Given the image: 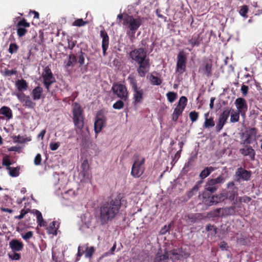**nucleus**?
Wrapping results in <instances>:
<instances>
[{"instance_id":"60","label":"nucleus","mask_w":262,"mask_h":262,"mask_svg":"<svg viewBox=\"0 0 262 262\" xmlns=\"http://www.w3.org/2000/svg\"><path fill=\"white\" fill-rule=\"evenodd\" d=\"M16 73V71L15 70H7L5 71V74L6 76H11L12 75H15Z\"/></svg>"},{"instance_id":"17","label":"nucleus","mask_w":262,"mask_h":262,"mask_svg":"<svg viewBox=\"0 0 262 262\" xmlns=\"http://www.w3.org/2000/svg\"><path fill=\"white\" fill-rule=\"evenodd\" d=\"M139 64L137 71L138 75L141 77H144L150 69V63L149 59L143 62L138 63Z\"/></svg>"},{"instance_id":"38","label":"nucleus","mask_w":262,"mask_h":262,"mask_svg":"<svg viewBox=\"0 0 262 262\" xmlns=\"http://www.w3.org/2000/svg\"><path fill=\"white\" fill-rule=\"evenodd\" d=\"M149 79L151 84L153 85H158L162 83V80L160 78L154 75H151Z\"/></svg>"},{"instance_id":"19","label":"nucleus","mask_w":262,"mask_h":262,"mask_svg":"<svg viewBox=\"0 0 262 262\" xmlns=\"http://www.w3.org/2000/svg\"><path fill=\"white\" fill-rule=\"evenodd\" d=\"M100 36L102 38V48L103 56L106 55V51L108 49L109 45V37L107 33L104 30L100 31Z\"/></svg>"},{"instance_id":"30","label":"nucleus","mask_w":262,"mask_h":262,"mask_svg":"<svg viewBox=\"0 0 262 262\" xmlns=\"http://www.w3.org/2000/svg\"><path fill=\"white\" fill-rule=\"evenodd\" d=\"M256 132L255 128H251L247 132L246 136L248 137L244 141V143L250 144L251 143L250 138L251 137H255Z\"/></svg>"},{"instance_id":"33","label":"nucleus","mask_w":262,"mask_h":262,"mask_svg":"<svg viewBox=\"0 0 262 262\" xmlns=\"http://www.w3.org/2000/svg\"><path fill=\"white\" fill-rule=\"evenodd\" d=\"M216 201L215 195L210 197L209 196L208 198H206L205 196H203V202L209 206L218 203L217 202H216Z\"/></svg>"},{"instance_id":"2","label":"nucleus","mask_w":262,"mask_h":262,"mask_svg":"<svg viewBox=\"0 0 262 262\" xmlns=\"http://www.w3.org/2000/svg\"><path fill=\"white\" fill-rule=\"evenodd\" d=\"M142 23V18L140 16L126 15L123 18V25L130 33L134 35Z\"/></svg>"},{"instance_id":"34","label":"nucleus","mask_w":262,"mask_h":262,"mask_svg":"<svg viewBox=\"0 0 262 262\" xmlns=\"http://www.w3.org/2000/svg\"><path fill=\"white\" fill-rule=\"evenodd\" d=\"M59 227V224L56 222L53 221L51 223V224L50 225L49 230V232L51 234H53L54 235L57 234V230Z\"/></svg>"},{"instance_id":"8","label":"nucleus","mask_w":262,"mask_h":262,"mask_svg":"<svg viewBox=\"0 0 262 262\" xmlns=\"http://www.w3.org/2000/svg\"><path fill=\"white\" fill-rule=\"evenodd\" d=\"M236 205H237V207H241L240 205L235 204L234 202L233 206L216 209L212 211V214L214 216H223L233 214L236 208Z\"/></svg>"},{"instance_id":"21","label":"nucleus","mask_w":262,"mask_h":262,"mask_svg":"<svg viewBox=\"0 0 262 262\" xmlns=\"http://www.w3.org/2000/svg\"><path fill=\"white\" fill-rule=\"evenodd\" d=\"M9 246L13 251H20L23 249L24 245L17 239H12L9 242Z\"/></svg>"},{"instance_id":"59","label":"nucleus","mask_w":262,"mask_h":262,"mask_svg":"<svg viewBox=\"0 0 262 262\" xmlns=\"http://www.w3.org/2000/svg\"><path fill=\"white\" fill-rule=\"evenodd\" d=\"M181 151V150H180L179 151H178L176 153V154L174 155V159L172 160V162H173L174 163H175L177 161V160L179 159V158L180 157Z\"/></svg>"},{"instance_id":"64","label":"nucleus","mask_w":262,"mask_h":262,"mask_svg":"<svg viewBox=\"0 0 262 262\" xmlns=\"http://www.w3.org/2000/svg\"><path fill=\"white\" fill-rule=\"evenodd\" d=\"M116 246H117L116 243H115L114 245L113 246V247L111 249L110 253L111 254H114V251H115V250L116 249Z\"/></svg>"},{"instance_id":"37","label":"nucleus","mask_w":262,"mask_h":262,"mask_svg":"<svg viewBox=\"0 0 262 262\" xmlns=\"http://www.w3.org/2000/svg\"><path fill=\"white\" fill-rule=\"evenodd\" d=\"M76 61V57L73 54H70L69 56L68 61L66 64V67L68 68L71 66H73Z\"/></svg>"},{"instance_id":"47","label":"nucleus","mask_w":262,"mask_h":262,"mask_svg":"<svg viewBox=\"0 0 262 262\" xmlns=\"http://www.w3.org/2000/svg\"><path fill=\"white\" fill-rule=\"evenodd\" d=\"M124 103L122 101L118 100L113 104V108L116 110H120L123 107Z\"/></svg>"},{"instance_id":"46","label":"nucleus","mask_w":262,"mask_h":262,"mask_svg":"<svg viewBox=\"0 0 262 262\" xmlns=\"http://www.w3.org/2000/svg\"><path fill=\"white\" fill-rule=\"evenodd\" d=\"M18 46L15 43H10L9 45V52L11 54H13L14 53H15L18 50Z\"/></svg>"},{"instance_id":"52","label":"nucleus","mask_w":262,"mask_h":262,"mask_svg":"<svg viewBox=\"0 0 262 262\" xmlns=\"http://www.w3.org/2000/svg\"><path fill=\"white\" fill-rule=\"evenodd\" d=\"M9 257L12 260H19L20 258V254L17 253L9 254Z\"/></svg>"},{"instance_id":"39","label":"nucleus","mask_w":262,"mask_h":262,"mask_svg":"<svg viewBox=\"0 0 262 262\" xmlns=\"http://www.w3.org/2000/svg\"><path fill=\"white\" fill-rule=\"evenodd\" d=\"M2 164L4 166L6 167V169L8 167H10L12 164L10 157L8 155H5L3 158Z\"/></svg>"},{"instance_id":"57","label":"nucleus","mask_w":262,"mask_h":262,"mask_svg":"<svg viewBox=\"0 0 262 262\" xmlns=\"http://www.w3.org/2000/svg\"><path fill=\"white\" fill-rule=\"evenodd\" d=\"M220 247L222 250H227L228 247L226 242H222L220 243Z\"/></svg>"},{"instance_id":"45","label":"nucleus","mask_w":262,"mask_h":262,"mask_svg":"<svg viewBox=\"0 0 262 262\" xmlns=\"http://www.w3.org/2000/svg\"><path fill=\"white\" fill-rule=\"evenodd\" d=\"M199 117V114L195 111L191 112L189 113V118L192 122L196 121Z\"/></svg>"},{"instance_id":"50","label":"nucleus","mask_w":262,"mask_h":262,"mask_svg":"<svg viewBox=\"0 0 262 262\" xmlns=\"http://www.w3.org/2000/svg\"><path fill=\"white\" fill-rule=\"evenodd\" d=\"M50 148L52 150H55L58 149L60 146V143L59 142H51L50 143Z\"/></svg>"},{"instance_id":"51","label":"nucleus","mask_w":262,"mask_h":262,"mask_svg":"<svg viewBox=\"0 0 262 262\" xmlns=\"http://www.w3.org/2000/svg\"><path fill=\"white\" fill-rule=\"evenodd\" d=\"M41 161V156L40 154H37L34 160V163L36 165H39L40 164Z\"/></svg>"},{"instance_id":"18","label":"nucleus","mask_w":262,"mask_h":262,"mask_svg":"<svg viewBox=\"0 0 262 262\" xmlns=\"http://www.w3.org/2000/svg\"><path fill=\"white\" fill-rule=\"evenodd\" d=\"M239 152L244 156H248L251 160L255 159V152L252 147L249 145H245L239 149Z\"/></svg>"},{"instance_id":"23","label":"nucleus","mask_w":262,"mask_h":262,"mask_svg":"<svg viewBox=\"0 0 262 262\" xmlns=\"http://www.w3.org/2000/svg\"><path fill=\"white\" fill-rule=\"evenodd\" d=\"M212 65L210 63H206L203 65L199 70V72L209 77L211 74Z\"/></svg>"},{"instance_id":"40","label":"nucleus","mask_w":262,"mask_h":262,"mask_svg":"<svg viewBox=\"0 0 262 262\" xmlns=\"http://www.w3.org/2000/svg\"><path fill=\"white\" fill-rule=\"evenodd\" d=\"M88 24V21H84L82 19L79 18L75 20L72 24L73 26L82 27Z\"/></svg>"},{"instance_id":"62","label":"nucleus","mask_w":262,"mask_h":262,"mask_svg":"<svg viewBox=\"0 0 262 262\" xmlns=\"http://www.w3.org/2000/svg\"><path fill=\"white\" fill-rule=\"evenodd\" d=\"M75 46L74 41L68 39V47L70 49H72Z\"/></svg>"},{"instance_id":"41","label":"nucleus","mask_w":262,"mask_h":262,"mask_svg":"<svg viewBox=\"0 0 262 262\" xmlns=\"http://www.w3.org/2000/svg\"><path fill=\"white\" fill-rule=\"evenodd\" d=\"M214 126V122L212 118H206L205 119L204 127L208 128L209 127H213Z\"/></svg>"},{"instance_id":"29","label":"nucleus","mask_w":262,"mask_h":262,"mask_svg":"<svg viewBox=\"0 0 262 262\" xmlns=\"http://www.w3.org/2000/svg\"><path fill=\"white\" fill-rule=\"evenodd\" d=\"M7 170L8 171L9 174L12 177H16L18 176L19 174L20 167H8Z\"/></svg>"},{"instance_id":"28","label":"nucleus","mask_w":262,"mask_h":262,"mask_svg":"<svg viewBox=\"0 0 262 262\" xmlns=\"http://www.w3.org/2000/svg\"><path fill=\"white\" fill-rule=\"evenodd\" d=\"M42 93V89L37 86L33 90L32 92V97L34 100H38L40 98Z\"/></svg>"},{"instance_id":"42","label":"nucleus","mask_w":262,"mask_h":262,"mask_svg":"<svg viewBox=\"0 0 262 262\" xmlns=\"http://www.w3.org/2000/svg\"><path fill=\"white\" fill-rule=\"evenodd\" d=\"M95 249L93 247H87L85 249V256L87 258H91L94 253Z\"/></svg>"},{"instance_id":"10","label":"nucleus","mask_w":262,"mask_h":262,"mask_svg":"<svg viewBox=\"0 0 262 262\" xmlns=\"http://www.w3.org/2000/svg\"><path fill=\"white\" fill-rule=\"evenodd\" d=\"M105 117L100 113H98L95 117L94 122V130L96 135L101 131L105 125Z\"/></svg>"},{"instance_id":"5","label":"nucleus","mask_w":262,"mask_h":262,"mask_svg":"<svg viewBox=\"0 0 262 262\" xmlns=\"http://www.w3.org/2000/svg\"><path fill=\"white\" fill-rule=\"evenodd\" d=\"M130 82L134 92L133 103L135 105L142 102L144 92L142 89L138 87L136 80L134 78L130 79Z\"/></svg>"},{"instance_id":"63","label":"nucleus","mask_w":262,"mask_h":262,"mask_svg":"<svg viewBox=\"0 0 262 262\" xmlns=\"http://www.w3.org/2000/svg\"><path fill=\"white\" fill-rule=\"evenodd\" d=\"M46 130L45 129L42 130L38 135V138H40L42 140L43 139L46 134Z\"/></svg>"},{"instance_id":"61","label":"nucleus","mask_w":262,"mask_h":262,"mask_svg":"<svg viewBox=\"0 0 262 262\" xmlns=\"http://www.w3.org/2000/svg\"><path fill=\"white\" fill-rule=\"evenodd\" d=\"M169 254L168 252H166L164 254L161 255L160 257V260H166L169 258Z\"/></svg>"},{"instance_id":"12","label":"nucleus","mask_w":262,"mask_h":262,"mask_svg":"<svg viewBox=\"0 0 262 262\" xmlns=\"http://www.w3.org/2000/svg\"><path fill=\"white\" fill-rule=\"evenodd\" d=\"M30 23H28L25 18L19 20L16 25L17 34L19 37H23L27 32L26 28H29Z\"/></svg>"},{"instance_id":"4","label":"nucleus","mask_w":262,"mask_h":262,"mask_svg":"<svg viewBox=\"0 0 262 262\" xmlns=\"http://www.w3.org/2000/svg\"><path fill=\"white\" fill-rule=\"evenodd\" d=\"M112 90L114 95L123 101H126L128 98V92L126 86L121 83L116 82L113 84Z\"/></svg>"},{"instance_id":"16","label":"nucleus","mask_w":262,"mask_h":262,"mask_svg":"<svg viewBox=\"0 0 262 262\" xmlns=\"http://www.w3.org/2000/svg\"><path fill=\"white\" fill-rule=\"evenodd\" d=\"M223 181L224 179L222 176H219L215 179H211L207 182L205 186V189L211 192H213L217 188V184L223 182Z\"/></svg>"},{"instance_id":"25","label":"nucleus","mask_w":262,"mask_h":262,"mask_svg":"<svg viewBox=\"0 0 262 262\" xmlns=\"http://www.w3.org/2000/svg\"><path fill=\"white\" fill-rule=\"evenodd\" d=\"M15 86L19 91H24L27 89L28 84L26 80L20 79L16 81Z\"/></svg>"},{"instance_id":"56","label":"nucleus","mask_w":262,"mask_h":262,"mask_svg":"<svg viewBox=\"0 0 262 262\" xmlns=\"http://www.w3.org/2000/svg\"><path fill=\"white\" fill-rule=\"evenodd\" d=\"M249 90V88L248 86L245 85H243L241 87V91L244 95H246L248 93Z\"/></svg>"},{"instance_id":"58","label":"nucleus","mask_w":262,"mask_h":262,"mask_svg":"<svg viewBox=\"0 0 262 262\" xmlns=\"http://www.w3.org/2000/svg\"><path fill=\"white\" fill-rule=\"evenodd\" d=\"M238 200L239 201V202L243 201L244 202L247 203L250 201L251 199L248 196H245L243 198H238Z\"/></svg>"},{"instance_id":"55","label":"nucleus","mask_w":262,"mask_h":262,"mask_svg":"<svg viewBox=\"0 0 262 262\" xmlns=\"http://www.w3.org/2000/svg\"><path fill=\"white\" fill-rule=\"evenodd\" d=\"M83 251L82 249V247L81 246H79L78 248V253H77V257L76 258V260H79L80 257L83 255Z\"/></svg>"},{"instance_id":"9","label":"nucleus","mask_w":262,"mask_h":262,"mask_svg":"<svg viewBox=\"0 0 262 262\" xmlns=\"http://www.w3.org/2000/svg\"><path fill=\"white\" fill-rule=\"evenodd\" d=\"M186 56L184 51H180L177 57L176 71L179 74H183L186 70Z\"/></svg>"},{"instance_id":"1","label":"nucleus","mask_w":262,"mask_h":262,"mask_svg":"<svg viewBox=\"0 0 262 262\" xmlns=\"http://www.w3.org/2000/svg\"><path fill=\"white\" fill-rule=\"evenodd\" d=\"M120 208V202L117 200H111L103 203L99 209L98 221L105 225L112 220L117 214Z\"/></svg>"},{"instance_id":"43","label":"nucleus","mask_w":262,"mask_h":262,"mask_svg":"<svg viewBox=\"0 0 262 262\" xmlns=\"http://www.w3.org/2000/svg\"><path fill=\"white\" fill-rule=\"evenodd\" d=\"M168 100L172 103L177 98V94L174 92H170L166 94Z\"/></svg>"},{"instance_id":"35","label":"nucleus","mask_w":262,"mask_h":262,"mask_svg":"<svg viewBox=\"0 0 262 262\" xmlns=\"http://www.w3.org/2000/svg\"><path fill=\"white\" fill-rule=\"evenodd\" d=\"M76 195V193L74 190L69 189L63 194V198L65 199L69 200L71 198L74 197Z\"/></svg>"},{"instance_id":"26","label":"nucleus","mask_w":262,"mask_h":262,"mask_svg":"<svg viewBox=\"0 0 262 262\" xmlns=\"http://www.w3.org/2000/svg\"><path fill=\"white\" fill-rule=\"evenodd\" d=\"M75 126L78 129H82L84 125L83 116L73 117Z\"/></svg>"},{"instance_id":"3","label":"nucleus","mask_w":262,"mask_h":262,"mask_svg":"<svg viewBox=\"0 0 262 262\" xmlns=\"http://www.w3.org/2000/svg\"><path fill=\"white\" fill-rule=\"evenodd\" d=\"M145 159L140 156H136L133 163L130 174L136 178H139L144 172Z\"/></svg>"},{"instance_id":"27","label":"nucleus","mask_w":262,"mask_h":262,"mask_svg":"<svg viewBox=\"0 0 262 262\" xmlns=\"http://www.w3.org/2000/svg\"><path fill=\"white\" fill-rule=\"evenodd\" d=\"M1 112L2 114L8 120L11 119L13 117L12 110L8 106L2 107Z\"/></svg>"},{"instance_id":"15","label":"nucleus","mask_w":262,"mask_h":262,"mask_svg":"<svg viewBox=\"0 0 262 262\" xmlns=\"http://www.w3.org/2000/svg\"><path fill=\"white\" fill-rule=\"evenodd\" d=\"M235 105L237 108V111L241 113L243 117L245 116L246 112L248 110V105L246 101L243 98H237L235 101Z\"/></svg>"},{"instance_id":"7","label":"nucleus","mask_w":262,"mask_h":262,"mask_svg":"<svg viewBox=\"0 0 262 262\" xmlns=\"http://www.w3.org/2000/svg\"><path fill=\"white\" fill-rule=\"evenodd\" d=\"M130 58L136 62L140 63L148 59L146 58V52L143 49H135L129 53Z\"/></svg>"},{"instance_id":"31","label":"nucleus","mask_w":262,"mask_h":262,"mask_svg":"<svg viewBox=\"0 0 262 262\" xmlns=\"http://www.w3.org/2000/svg\"><path fill=\"white\" fill-rule=\"evenodd\" d=\"M214 170V168L212 167H206L200 173V177L201 179H204L208 176L210 173Z\"/></svg>"},{"instance_id":"49","label":"nucleus","mask_w":262,"mask_h":262,"mask_svg":"<svg viewBox=\"0 0 262 262\" xmlns=\"http://www.w3.org/2000/svg\"><path fill=\"white\" fill-rule=\"evenodd\" d=\"M168 253L169 254V256H170V258L173 260L178 259L179 258V255L175 250L170 251Z\"/></svg>"},{"instance_id":"48","label":"nucleus","mask_w":262,"mask_h":262,"mask_svg":"<svg viewBox=\"0 0 262 262\" xmlns=\"http://www.w3.org/2000/svg\"><path fill=\"white\" fill-rule=\"evenodd\" d=\"M33 233L32 231H28L25 234H21V237L24 240L27 241L31 238L33 236Z\"/></svg>"},{"instance_id":"36","label":"nucleus","mask_w":262,"mask_h":262,"mask_svg":"<svg viewBox=\"0 0 262 262\" xmlns=\"http://www.w3.org/2000/svg\"><path fill=\"white\" fill-rule=\"evenodd\" d=\"M239 114H241V113L238 112L232 111L231 113L230 117L231 122L234 123L238 122L239 119Z\"/></svg>"},{"instance_id":"22","label":"nucleus","mask_w":262,"mask_h":262,"mask_svg":"<svg viewBox=\"0 0 262 262\" xmlns=\"http://www.w3.org/2000/svg\"><path fill=\"white\" fill-rule=\"evenodd\" d=\"M216 198V202L218 203L224 201L225 199L228 198L231 201H232L234 199V194H231L229 195L226 192H223L217 195H215Z\"/></svg>"},{"instance_id":"11","label":"nucleus","mask_w":262,"mask_h":262,"mask_svg":"<svg viewBox=\"0 0 262 262\" xmlns=\"http://www.w3.org/2000/svg\"><path fill=\"white\" fill-rule=\"evenodd\" d=\"M43 83L46 89L49 91L50 85L55 82V78L53 76L51 70L46 67L42 74Z\"/></svg>"},{"instance_id":"24","label":"nucleus","mask_w":262,"mask_h":262,"mask_svg":"<svg viewBox=\"0 0 262 262\" xmlns=\"http://www.w3.org/2000/svg\"><path fill=\"white\" fill-rule=\"evenodd\" d=\"M72 112L73 117L83 116L81 106L76 102H74L72 104Z\"/></svg>"},{"instance_id":"54","label":"nucleus","mask_w":262,"mask_h":262,"mask_svg":"<svg viewBox=\"0 0 262 262\" xmlns=\"http://www.w3.org/2000/svg\"><path fill=\"white\" fill-rule=\"evenodd\" d=\"M78 62L80 63V65H82L84 64V57L83 55V53L82 52H81L80 55H79L78 56Z\"/></svg>"},{"instance_id":"6","label":"nucleus","mask_w":262,"mask_h":262,"mask_svg":"<svg viewBox=\"0 0 262 262\" xmlns=\"http://www.w3.org/2000/svg\"><path fill=\"white\" fill-rule=\"evenodd\" d=\"M187 102V99L185 96L180 97L179 103L174 108L172 115V120L176 122L179 118V117L182 114Z\"/></svg>"},{"instance_id":"44","label":"nucleus","mask_w":262,"mask_h":262,"mask_svg":"<svg viewBox=\"0 0 262 262\" xmlns=\"http://www.w3.org/2000/svg\"><path fill=\"white\" fill-rule=\"evenodd\" d=\"M248 7L246 5L243 6L239 10V14L244 17H247Z\"/></svg>"},{"instance_id":"32","label":"nucleus","mask_w":262,"mask_h":262,"mask_svg":"<svg viewBox=\"0 0 262 262\" xmlns=\"http://www.w3.org/2000/svg\"><path fill=\"white\" fill-rule=\"evenodd\" d=\"M35 214L37 218V222L40 227L45 226L46 222L43 220L41 212L38 210H36Z\"/></svg>"},{"instance_id":"13","label":"nucleus","mask_w":262,"mask_h":262,"mask_svg":"<svg viewBox=\"0 0 262 262\" xmlns=\"http://www.w3.org/2000/svg\"><path fill=\"white\" fill-rule=\"evenodd\" d=\"M16 96L23 106L30 108H34L36 103L33 102L29 96H27L24 93H18Z\"/></svg>"},{"instance_id":"14","label":"nucleus","mask_w":262,"mask_h":262,"mask_svg":"<svg viewBox=\"0 0 262 262\" xmlns=\"http://www.w3.org/2000/svg\"><path fill=\"white\" fill-rule=\"evenodd\" d=\"M230 114V110L229 108H227L220 115L218 122L216 125V130L217 132H220V130L223 128Z\"/></svg>"},{"instance_id":"20","label":"nucleus","mask_w":262,"mask_h":262,"mask_svg":"<svg viewBox=\"0 0 262 262\" xmlns=\"http://www.w3.org/2000/svg\"><path fill=\"white\" fill-rule=\"evenodd\" d=\"M236 174L240 179L246 181L249 180L251 177V172L242 167L237 169Z\"/></svg>"},{"instance_id":"53","label":"nucleus","mask_w":262,"mask_h":262,"mask_svg":"<svg viewBox=\"0 0 262 262\" xmlns=\"http://www.w3.org/2000/svg\"><path fill=\"white\" fill-rule=\"evenodd\" d=\"M27 212H28L27 210L23 209L21 210L20 214L18 216H16L15 218L16 219L20 220L25 216V215L27 213Z\"/></svg>"}]
</instances>
